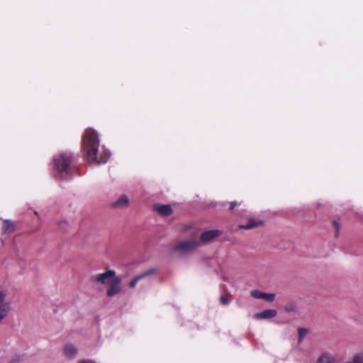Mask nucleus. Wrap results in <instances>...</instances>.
<instances>
[{
	"label": "nucleus",
	"mask_w": 363,
	"mask_h": 363,
	"mask_svg": "<svg viewBox=\"0 0 363 363\" xmlns=\"http://www.w3.org/2000/svg\"><path fill=\"white\" fill-rule=\"evenodd\" d=\"M264 294V292L259 290H252L250 292L251 296L257 299H263Z\"/></svg>",
	"instance_id": "a211bd4d"
},
{
	"label": "nucleus",
	"mask_w": 363,
	"mask_h": 363,
	"mask_svg": "<svg viewBox=\"0 0 363 363\" xmlns=\"http://www.w3.org/2000/svg\"><path fill=\"white\" fill-rule=\"evenodd\" d=\"M220 302H221L223 305H227V304H228V303H229V302H230V301H229V299H228L227 297L224 296H221V297H220Z\"/></svg>",
	"instance_id": "412c9836"
},
{
	"label": "nucleus",
	"mask_w": 363,
	"mask_h": 363,
	"mask_svg": "<svg viewBox=\"0 0 363 363\" xmlns=\"http://www.w3.org/2000/svg\"><path fill=\"white\" fill-rule=\"evenodd\" d=\"M274 298H275L274 294H266V293L264 294L263 299L267 301L272 302V301H274Z\"/></svg>",
	"instance_id": "6ab92c4d"
},
{
	"label": "nucleus",
	"mask_w": 363,
	"mask_h": 363,
	"mask_svg": "<svg viewBox=\"0 0 363 363\" xmlns=\"http://www.w3.org/2000/svg\"><path fill=\"white\" fill-rule=\"evenodd\" d=\"M130 204V200L128 197L123 194L121 195L115 202L113 203L112 206L114 208H127Z\"/></svg>",
	"instance_id": "0eeeda50"
},
{
	"label": "nucleus",
	"mask_w": 363,
	"mask_h": 363,
	"mask_svg": "<svg viewBox=\"0 0 363 363\" xmlns=\"http://www.w3.org/2000/svg\"><path fill=\"white\" fill-rule=\"evenodd\" d=\"M309 333V330L306 328L298 329V342H301L305 337Z\"/></svg>",
	"instance_id": "dca6fc26"
},
{
	"label": "nucleus",
	"mask_w": 363,
	"mask_h": 363,
	"mask_svg": "<svg viewBox=\"0 0 363 363\" xmlns=\"http://www.w3.org/2000/svg\"><path fill=\"white\" fill-rule=\"evenodd\" d=\"M9 291L6 289H0V319L4 320L11 310V303L6 301Z\"/></svg>",
	"instance_id": "39448f33"
},
{
	"label": "nucleus",
	"mask_w": 363,
	"mask_h": 363,
	"mask_svg": "<svg viewBox=\"0 0 363 363\" xmlns=\"http://www.w3.org/2000/svg\"><path fill=\"white\" fill-rule=\"evenodd\" d=\"M237 205V203L235 201H233L230 203V209H233Z\"/></svg>",
	"instance_id": "4be33fe9"
},
{
	"label": "nucleus",
	"mask_w": 363,
	"mask_h": 363,
	"mask_svg": "<svg viewBox=\"0 0 363 363\" xmlns=\"http://www.w3.org/2000/svg\"><path fill=\"white\" fill-rule=\"evenodd\" d=\"M333 224L334 228L335 230V237L337 238L338 237L339 230H340V224L337 221H335V220H334L333 222Z\"/></svg>",
	"instance_id": "aec40b11"
},
{
	"label": "nucleus",
	"mask_w": 363,
	"mask_h": 363,
	"mask_svg": "<svg viewBox=\"0 0 363 363\" xmlns=\"http://www.w3.org/2000/svg\"><path fill=\"white\" fill-rule=\"evenodd\" d=\"M220 235V231L218 230H210L203 232L200 237V245L201 244H206L213 240L215 238Z\"/></svg>",
	"instance_id": "423d86ee"
},
{
	"label": "nucleus",
	"mask_w": 363,
	"mask_h": 363,
	"mask_svg": "<svg viewBox=\"0 0 363 363\" xmlns=\"http://www.w3.org/2000/svg\"><path fill=\"white\" fill-rule=\"evenodd\" d=\"M15 229V225L10 220H6L4 221L2 231L4 233H10Z\"/></svg>",
	"instance_id": "4468645a"
},
{
	"label": "nucleus",
	"mask_w": 363,
	"mask_h": 363,
	"mask_svg": "<svg viewBox=\"0 0 363 363\" xmlns=\"http://www.w3.org/2000/svg\"><path fill=\"white\" fill-rule=\"evenodd\" d=\"M335 356L328 352H324L319 356V363H335Z\"/></svg>",
	"instance_id": "f8f14e48"
},
{
	"label": "nucleus",
	"mask_w": 363,
	"mask_h": 363,
	"mask_svg": "<svg viewBox=\"0 0 363 363\" xmlns=\"http://www.w3.org/2000/svg\"><path fill=\"white\" fill-rule=\"evenodd\" d=\"M262 223V222L260 220L257 221V220H255V219L250 218V219H248L247 223L246 224L242 223L239 225V227L242 229L248 230V229H251V228L257 227V226L260 225Z\"/></svg>",
	"instance_id": "ddd939ff"
},
{
	"label": "nucleus",
	"mask_w": 363,
	"mask_h": 363,
	"mask_svg": "<svg viewBox=\"0 0 363 363\" xmlns=\"http://www.w3.org/2000/svg\"><path fill=\"white\" fill-rule=\"evenodd\" d=\"M154 209L162 216H169L172 213V209L170 205L156 204L154 206Z\"/></svg>",
	"instance_id": "9d476101"
},
{
	"label": "nucleus",
	"mask_w": 363,
	"mask_h": 363,
	"mask_svg": "<svg viewBox=\"0 0 363 363\" xmlns=\"http://www.w3.org/2000/svg\"><path fill=\"white\" fill-rule=\"evenodd\" d=\"M2 321V320L0 319V323Z\"/></svg>",
	"instance_id": "b1692460"
},
{
	"label": "nucleus",
	"mask_w": 363,
	"mask_h": 363,
	"mask_svg": "<svg viewBox=\"0 0 363 363\" xmlns=\"http://www.w3.org/2000/svg\"><path fill=\"white\" fill-rule=\"evenodd\" d=\"M352 361L354 363H363V352L356 353Z\"/></svg>",
	"instance_id": "f3484780"
},
{
	"label": "nucleus",
	"mask_w": 363,
	"mask_h": 363,
	"mask_svg": "<svg viewBox=\"0 0 363 363\" xmlns=\"http://www.w3.org/2000/svg\"><path fill=\"white\" fill-rule=\"evenodd\" d=\"M154 272L155 271L153 269H149V270H147V271L141 273L140 274L136 276L133 279V281L129 283V286L130 288H134L137 285V284L138 283L139 281L152 275L154 273Z\"/></svg>",
	"instance_id": "1a4fd4ad"
},
{
	"label": "nucleus",
	"mask_w": 363,
	"mask_h": 363,
	"mask_svg": "<svg viewBox=\"0 0 363 363\" xmlns=\"http://www.w3.org/2000/svg\"><path fill=\"white\" fill-rule=\"evenodd\" d=\"M199 246H200V243L199 242L196 241L194 239H191V240H189L180 241V242L176 243L173 246L172 250L174 252H179L181 254H185V253H187V252L194 250Z\"/></svg>",
	"instance_id": "20e7f679"
},
{
	"label": "nucleus",
	"mask_w": 363,
	"mask_h": 363,
	"mask_svg": "<svg viewBox=\"0 0 363 363\" xmlns=\"http://www.w3.org/2000/svg\"><path fill=\"white\" fill-rule=\"evenodd\" d=\"M277 314L276 310L267 309L254 315L255 319H269L275 317Z\"/></svg>",
	"instance_id": "6e6552de"
},
{
	"label": "nucleus",
	"mask_w": 363,
	"mask_h": 363,
	"mask_svg": "<svg viewBox=\"0 0 363 363\" xmlns=\"http://www.w3.org/2000/svg\"><path fill=\"white\" fill-rule=\"evenodd\" d=\"M284 310L286 312H296L297 311V306L294 302H289L284 306Z\"/></svg>",
	"instance_id": "2eb2a0df"
},
{
	"label": "nucleus",
	"mask_w": 363,
	"mask_h": 363,
	"mask_svg": "<svg viewBox=\"0 0 363 363\" xmlns=\"http://www.w3.org/2000/svg\"><path fill=\"white\" fill-rule=\"evenodd\" d=\"M77 351V347L72 344H67L63 348L64 354L69 358L75 357Z\"/></svg>",
	"instance_id": "9b49d317"
},
{
	"label": "nucleus",
	"mask_w": 363,
	"mask_h": 363,
	"mask_svg": "<svg viewBox=\"0 0 363 363\" xmlns=\"http://www.w3.org/2000/svg\"><path fill=\"white\" fill-rule=\"evenodd\" d=\"M91 280L98 285L107 287L106 295L109 297L117 295L122 289L121 279L116 275L113 270H107L103 273L93 275Z\"/></svg>",
	"instance_id": "f03ea898"
},
{
	"label": "nucleus",
	"mask_w": 363,
	"mask_h": 363,
	"mask_svg": "<svg viewBox=\"0 0 363 363\" xmlns=\"http://www.w3.org/2000/svg\"><path fill=\"white\" fill-rule=\"evenodd\" d=\"M83 148L89 162L97 164L106 163L111 154L104 147L99 148V141L96 133L91 129L86 130L83 138Z\"/></svg>",
	"instance_id": "f257e3e1"
},
{
	"label": "nucleus",
	"mask_w": 363,
	"mask_h": 363,
	"mask_svg": "<svg viewBox=\"0 0 363 363\" xmlns=\"http://www.w3.org/2000/svg\"><path fill=\"white\" fill-rule=\"evenodd\" d=\"M71 156L67 154H60L54 157L55 173L57 177L64 179L69 172Z\"/></svg>",
	"instance_id": "7ed1b4c3"
},
{
	"label": "nucleus",
	"mask_w": 363,
	"mask_h": 363,
	"mask_svg": "<svg viewBox=\"0 0 363 363\" xmlns=\"http://www.w3.org/2000/svg\"><path fill=\"white\" fill-rule=\"evenodd\" d=\"M345 363H354L352 361H350V362H345Z\"/></svg>",
	"instance_id": "5701e85b"
}]
</instances>
